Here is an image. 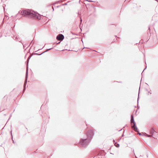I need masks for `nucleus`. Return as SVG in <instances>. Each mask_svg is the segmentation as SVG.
<instances>
[{
	"instance_id": "nucleus-11",
	"label": "nucleus",
	"mask_w": 158,
	"mask_h": 158,
	"mask_svg": "<svg viewBox=\"0 0 158 158\" xmlns=\"http://www.w3.org/2000/svg\"><path fill=\"white\" fill-rule=\"evenodd\" d=\"M138 134L139 135H141V133H138Z\"/></svg>"
},
{
	"instance_id": "nucleus-2",
	"label": "nucleus",
	"mask_w": 158,
	"mask_h": 158,
	"mask_svg": "<svg viewBox=\"0 0 158 158\" xmlns=\"http://www.w3.org/2000/svg\"><path fill=\"white\" fill-rule=\"evenodd\" d=\"M89 140L86 139H81L80 141V144L81 146L85 147L89 144Z\"/></svg>"
},
{
	"instance_id": "nucleus-1",
	"label": "nucleus",
	"mask_w": 158,
	"mask_h": 158,
	"mask_svg": "<svg viewBox=\"0 0 158 158\" xmlns=\"http://www.w3.org/2000/svg\"><path fill=\"white\" fill-rule=\"evenodd\" d=\"M21 14L23 16H28L34 19L39 20L41 19V16L38 13L31 10H23L21 11Z\"/></svg>"
},
{
	"instance_id": "nucleus-7",
	"label": "nucleus",
	"mask_w": 158,
	"mask_h": 158,
	"mask_svg": "<svg viewBox=\"0 0 158 158\" xmlns=\"http://www.w3.org/2000/svg\"><path fill=\"white\" fill-rule=\"evenodd\" d=\"M27 73H28V71L27 70ZM27 79H26V80ZM27 83V80H26V81L25 82V83H24V86H25V85Z\"/></svg>"
},
{
	"instance_id": "nucleus-5",
	"label": "nucleus",
	"mask_w": 158,
	"mask_h": 158,
	"mask_svg": "<svg viewBox=\"0 0 158 158\" xmlns=\"http://www.w3.org/2000/svg\"><path fill=\"white\" fill-rule=\"evenodd\" d=\"M64 38V36L62 34H59L57 37L56 39L59 40H62Z\"/></svg>"
},
{
	"instance_id": "nucleus-10",
	"label": "nucleus",
	"mask_w": 158,
	"mask_h": 158,
	"mask_svg": "<svg viewBox=\"0 0 158 158\" xmlns=\"http://www.w3.org/2000/svg\"><path fill=\"white\" fill-rule=\"evenodd\" d=\"M52 48H49V49H47V50H46V51H45V52H47L49 50H50L51 49H52Z\"/></svg>"
},
{
	"instance_id": "nucleus-9",
	"label": "nucleus",
	"mask_w": 158,
	"mask_h": 158,
	"mask_svg": "<svg viewBox=\"0 0 158 158\" xmlns=\"http://www.w3.org/2000/svg\"><path fill=\"white\" fill-rule=\"evenodd\" d=\"M115 146L117 147H119V144H117L116 145H115Z\"/></svg>"
},
{
	"instance_id": "nucleus-6",
	"label": "nucleus",
	"mask_w": 158,
	"mask_h": 158,
	"mask_svg": "<svg viewBox=\"0 0 158 158\" xmlns=\"http://www.w3.org/2000/svg\"><path fill=\"white\" fill-rule=\"evenodd\" d=\"M154 131L153 129H151V133L152 134V135H153V133Z\"/></svg>"
},
{
	"instance_id": "nucleus-3",
	"label": "nucleus",
	"mask_w": 158,
	"mask_h": 158,
	"mask_svg": "<svg viewBox=\"0 0 158 158\" xmlns=\"http://www.w3.org/2000/svg\"><path fill=\"white\" fill-rule=\"evenodd\" d=\"M131 125H132V123L133 124V126H132V127L134 130L135 131L139 132L138 129L137 128L136 126L135 125V123L134 121L133 117L132 115L131 116Z\"/></svg>"
},
{
	"instance_id": "nucleus-12",
	"label": "nucleus",
	"mask_w": 158,
	"mask_h": 158,
	"mask_svg": "<svg viewBox=\"0 0 158 158\" xmlns=\"http://www.w3.org/2000/svg\"><path fill=\"white\" fill-rule=\"evenodd\" d=\"M81 22L82 21V20H81Z\"/></svg>"
},
{
	"instance_id": "nucleus-4",
	"label": "nucleus",
	"mask_w": 158,
	"mask_h": 158,
	"mask_svg": "<svg viewBox=\"0 0 158 158\" xmlns=\"http://www.w3.org/2000/svg\"><path fill=\"white\" fill-rule=\"evenodd\" d=\"M88 136L89 138H91L94 135V133L93 131L92 130L89 131L87 133Z\"/></svg>"
},
{
	"instance_id": "nucleus-8",
	"label": "nucleus",
	"mask_w": 158,
	"mask_h": 158,
	"mask_svg": "<svg viewBox=\"0 0 158 158\" xmlns=\"http://www.w3.org/2000/svg\"><path fill=\"white\" fill-rule=\"evenodd\" d=\"M145 135H146V136L148 137H151V136H152V135H148L147 134H145Z\"/></svg>"
}]
</instances>
